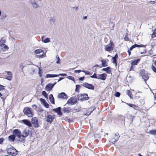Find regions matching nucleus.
Masks as SVG:
<instances>
[{
  "mask_svg": "<svg viewBox=\"0 0 156 156\" xmlns=\"http://www.w3.org/2000/svg\"><path fill=\"white\" fill-rule=\"evenodd\" d=\"M120 117L122 120H124V121L125 120V119L124 117L123 116H120Z\"/></svg>",
  "mask_w": 156,
  "mask_h": 156,
  "instance_id": "54",
  "label": "nucleus"
},
{
  "mask_svg": "<svg viewBox=\"0 0 156 156\" xmlns=\"http://www.w3.org/2000/svg\"><path fill=\"white\" fill-rule=\"evenodd\" d=\"M4 87L2 85L0 84V90H4Z\"/></svg>",
  "mask_w": 156,
  "mask_h": 156,
  "instance_id": "45",
  "label": "nucleus"
},
{
  "mask_svg": "<svg viewBox=\"0 0 156 156\" xmlns=\"http://www.w3.org/2000/svg\"><path fill=\"white\" fill-rule=\"evenodd\" d=\"M31 122L32 124L35 127L37 128L39 126L38 123V119L37 117H33L31 119Z\"/></svg>",
  "mask_w": 156,
  "mask_h": 156,
  "instance_id": "6",
  "label": "nucleus"
},
{
  "mask_svg": "<svg viewBox=\"0 0 156 156\" xmlns=\"http://www.w3.org/2000/svg\"><path fill=\"white\" fill-rule=\"evenodd\" d=\"M42 52H43V53H44V52H43V51L41 49H37L34 51V53L36 54H39Z\"/></svg>",
  "mask_w": 156,
  "mask_h": 156,
  "instance_id": "29",
  "label": "nucleus"
},
{
  "mask_svg": "<svg viewBox=\"0 0 156 156\" xmlns=\"http://www.w3.org/2000/svg\"><path fill=\"white\" fill-rule=\"evenodd\" d=\"M154 99L156 100V93L155 94V95L154 96Z\"/></svg>",
  "mask_w": 156,
  "mask_h": 156,
  "instance_id": "64",
  "label": "nucleus"
},
{
  "mask_svg": "<svg viewBox=\"0 0 156 156\" xmlns=\"http://www.w3.org/2000/svg\"><path fill=\"white\" fill-rule=\"evenodd\" d=\"M126 94L131 99L133 98V95L130 91L129 90H127L126 91Z\"/></svg>",
  "mask_w": 156,
  "mask_h": 156,
  "instance_id": "23",
  "label": "nucleus"
},
{
  "mask_svg": "<svg viewBox=\"0 0 156 156\" xmlns=\"http://www.w3.org/2000/svg\"><path fill=\"white\" fill-rule=\"evenodd\" d=\"M61 108L60 107H59L56 109H53V110L55 111V112L57 113L61 110Z\"/></svg>",
  "mask_w": 156,
  "mask_h": 156,
  "instance_id": "34",
  "label": "nucleus"
},
{
  "mask_svg": "<svg viewBox=\"0 0 156 156\" xmlns=\"http://www.w3.org/2000/svg\"><path fill=\"white\" fill-rule=\"evenodd\" d=\"M90 77L92 78L97 79L98 76H97V74L96 73H94L93 75L90 76Z\"/></svg>",
  "mask_w": 156,
  "mask_h": 156,
  "instance_id": "38",
  "label": "nucleus"
},
{
  "mask_svg": "<svg viewBox=\"0 0 156 156\" xmlns=\"http://www.w3.org/2000/svg\"><path fill=\"white\" fill-rule=\"evenodd\" d=\"M149 133L151 134L156 135V129H152L149 131Z\"/></svg>",
  "mask_w": 156,
  "mask_h": 156,
  "instance_id": "24",
  "label": "nucleus"
},
{
  "mask_svg": "<svg viewBox=\"0 0 156 156\" xmlns=\"http://www.w3.org/2000/svg\"><path fill=\"white\" fill-rule=\"evenodd\" d=\"M118 57V55H117V54H116L115 56H114V57H113L112 58V59H116V58Z\"/></svg>",
  "mask_w": 156,
  "mask_h": 156,
  "instance_id": "46",
  "label": "nucleus"
},
{
  "mask_svg": "<svg viewBox=\"0 0 156 156\" xmlns=\"http://www.w3.org/2000/svg\"><path fill=\"white\" fill-rule=\"evenodd\" d=\"M39 2H40V0H31V3L33 7L35 8H36L38 7L37 4H39Z\"/></svg>",
  "mask_w": 156,
  "mask_h": 156,
  "instance_id": "10",
  "label": "nucleus"
},
{
  "mask_svg": "<svg viewBox=\"0 0 156 156\" xmlns=\"http://www.w3.org/2000/svg\"><path fill=\"white\" fill-rule=\"evenodd\" d=\"M67 78L69 79L70 80H72L73 81L74 80V77L71 76H69Z\"/></svg>",
  "mask_w": 156,
  "mask_h": 156,
  "instance_id": "40",
  "label": "nucleus"
},
{
  "mask_svg": "<svg viewBox=\"0 0 156 156\" xmlns=\"http://www.w3.org/2000/svg\"><path fill=\"white\" fill-rule=\"evenodd\" d=\"M3 141V139L2 138H0V144Z\"/></svg>",
  "mask_w": 156,
  "mask_h": 156,
  "instance_id": "52",
  "label": "nucleus"
},
{
  "mask_svg": "<svg viewBox=\"0 0 156 156\" xmlns=\"http://www.w3.org/2000/svg\"><path fill=\"white\" fill-rule=\"evenodd\" d=\"M7 151L8 154L13 156H16L18 153V151L13 147L8 148Z\"/></svg>",
  "mask_w": 156,
  "mask_h": 156,
  "instance_id": "2",
  "label": "nucleus"
},
{
  "mask_svg": "<svg viewBox=\"0 0 156 156\" xmlns=\"http://www.w3.org/2000/svg\"><path fill=\"white\" fill-rule=\"evenodd\" d=\"M111 70L109 67H107L106 68L105 71L108 73H110L111 72Z\"/></svg>",
  "mask_w": 156,
  "mask_h": 156,
  "instance_id": "32",
  "label": "nucleus"
},
{
  "mask_svg": "<svg viewBox=\"0 0 156 156\" xmlns=\"http://www.w3.org/2000/svg\"><path fill=\"white\" fill-rule=\"evenodd\" d=\"M107 74L104 73L98 75L97 79L104 80L106 79Z\"/></svg>",
  "mask_w": 156,
  "mask_h": 156,
  "instance_id": "13",
  "label": "nucleus"
},
{
  "mask_svg": "<svg viewBox=\"0 0 156 156\" xmlns=\"http://www.w3.org/2000/svg\"><path fill=\"white\" fill-rule=\"evenodd\" d=\"M22 121L24 124L29 127H31L32 126L30 122L28 120L23 119L22 120Z\"/></svg>",
  "mask_w": 156,
  "mask_h": 156,
  "instance_id": "16",
  "label": "nucleus"
},
{
  "mask_svg": "<svg viewBox=\"0 0 156 156\" xmlns=\"http://www.w3.org/2000/svg\"><path fill=\"white\" fill-rule=\"evenodd\" d=\"M60 59L59 57H58L57 58V61L56 62V63L57 64H59L60 63Z\"/></svg>",
  "mask_w": 156,
  "mask_h": 156,
  "instance_id": "43",
  "label": "nucleus"
},
{
  "mask_svg": "<svg viewBox=\"0 0 156 156\" xmlns=\"http://www.w3.org/2000/svg\"><path fill=\"white\" fill-rule=\"evenodd\" d=\"M156 37V29H155L154 30L152 34L151 37L153 38Z\"/></svg>",
  "mask_w": 156,
  "mask_h": 156,
  "instance_id": "30",
  "label": "nucleus"
},
{
  "mask_svg": "<svg viewBox=\"0 0 156 156\" xmlns=\"http://www.w3.org/2000/svg\"><path fill=\"white\" fill-rule=\"evenodd\" d=\"M81 71H81V70H75L74 71V72L75 73H80Z\"/></svg>",
  "mask_w": 156,
  "mask_h": 156,
  "instance_id": "48",
  "label": "nucleus"
},
{
  "mask_svg": "<svg viewBox=\"0 0 156 156\" xmlns=\"http://www.w3.org/2000/svg\"><path fill=\"white\" fill-rule=\"evenodd\" d=\"M56 83H55L53 84L49 83L47 84L45 87V90L47 91H49L51 90L54 86L56 84Z\"/></svg>",
  "mask_w": 156,
  "mask_h": 156,
  "instance_id": "12",
  "label": "nucleus"
},
{
  "mask_svg": "<svg viewBox=\"0 0 156 156\" xmlns=\"http://www.w3.org/2000/svg\"><path fill=\"white\" fill-rule=\"evenodd\" d=\"M127 52L129 54V55H130L131 53V52L130 51H129V50H128Z\"/></svg>",
  "mask_w": 156,
  "mask_h": 156,
  "instance_id": "61",
  "label": "nucleus"
},
{
  "mask_svg": "<svg viewBox=\"0 0 156 156\" xmlns=\"http://www.w3.org/2000/svg\"><path fill=\"white\" fill-rule=\"evenodd\" d=\"M32 107L33 108H34V107H35V108H36V107H37V106H36L35 105H33L32 106Z\"/></svg>",
  "mask_w": 156,
  "mask_h": 156,
  "instance_id": "58",
  "label": "nucleus"
},
{
  "mask_svg": "<svg viewBox=\"0 0 156 156\" xmlns=\"http://www.w3.org/2000/svg\"><path fill=\"white\" fill-rule=\"evenodd\" d=\"M50 101L53 104H55L54 99L52 94L50 95L49 96Z\"/></svg>",
  "mask_w": 156,
  "mask_h": 156,
  "instance_id": "22",
  "label": "nucleus"
},
{
  "mask_svg": "<svg viewBox=\"0 0 156 156\" xmlns=\"http://www.w3.org/2000/svg\"><path fill=\"white\" fill-rule=\"evenodd\" d=\"M58 75H59H59H60L61 76H67V74L66 73H64V74L60 73V74H58Z\"/></svg>",
  "mask_w": 156,
  "mask_h": 156,
  "instance_id": "44",
  "label": "nucleus"
},
{
  "mask_svg": "<svg viewBox=\"0 0 156 156\" xmlns=\"http://www.w3.org/2000/svg\"><path fill=\"white\" fill-rule=\"evenodd\" d=\"M59 76V75L56 74H47L45 76V77L46 78H53Z\"/></svg>",
  "mask_w": 156,
  "mask_h": 156,
  "instance_id": "20",
  "label": "nucleus"
},
{
  "mask_svg": "<svg viewBox=\"0 0 156 156\" xmlns=\"http://www.w3.org/2000/svg\"><path fill=\"white\" fill-rule=\"evenodd\" d=\"M140 59H138L136 60L133 61H132L131 63V65H136L138 63Z\"/></svg>",
  "mask_w": 156,
  "mask_h": 156,
  "instance_id": "28",
  "label": "nucleus"
},
{
  "mask_svg": "<svg viewBox=\"0 0 156 156\" xmlns=\"http://www.w3.org/2000/svg\"><path fill=\"white\" fill-rule=\"evenodd\" d=\"M83 85L84 87L89 89L94 90V87L93 85L90 84L88 83H83Z\"/></svg>",
  "mask_w": 156,
  "mask_h": 156,
  "instance_id": "9",
  "label": "nucleus"
},
{
  "mask_svg": "<svg viewBox=\"0 0 156 156\" xmlns=\"http://www.w3.org/2000/svg\"><path fill=\"white\" fill-rule=\"evenodd\" d=\"M64 78H62V77H60L58 79V82H59V81H60V80H62Z\"/></svg>",
  "mask_w": 156,
  "mask_h": 156,
  "instance_id": "56",
  "label": "nucleus"
},
{
  "mask_svg": "<svg viewBox=\"0 0 156 156\" xmlns=\"http://www.w3.org/2000/svg\"><path fill=\"white\" fill-rule=\"evenodd\" d=\"M7 73L8 76L6 77V79L9 80H11L12 77V74L11 72L8 71L7 72Z\"/></svg>",
  "mask_w": 156,
  "mask_h": 156,
  "instance_id": "21",
  "label": "nucleus"
},
{
  "mask_svg": "<svg viewBox=\"0 0 156 156\" xmlns=\"http://www.w3.org/2000/svg\"><path fill=\"white\" fill-rule=\"evenodd\" d=\"M114 46V45L113 42L110 41V43L108 44L105 46V50L106 51L110 52L113 50Z\"/></svg>",
  "mask_w": 156,
  "mask_h": 156,
  "instance_id": "4",
  "label": "nucleus"
},
{
  "mask_svg": "<svg viewBox=\"0 0 156 156\" xmlns=\"http://www.w3.org/2000/svg\"><path fill=\"white\" fill-rule=\"evenodd\" d=\"M82 72L84 73L86 75H90L91 73H90L87 70H82Z\"/></svg>",
  "mask_w": 156,
  "mask_h": 156,
  "instance_id": "31",
  "label": "nucleus"
},
{
  "mask_svg": "<svg viewBox=\"0 0 156 156\" xmlns=\"http://www.w3.org/2000/svg\"><path fill=\"white\" fill-rule=\"evenodd\" d=\"M130 70H134V68L133 66V65H131V67Z\"/></svg>",
  "mask_w": 156,
  "mask_h": 156,
  "instance_id": "55",
  "label": "nucleus"
},
{
  "mask_svg": "<svg viewBox=\"0 0 156 156\" xmlns=\"http://www.w3.org/2000/svg\"><path fill=\"white\" fill-rule=\"evenodd\" d=\"M80 85H77L76 86V89H75L76 91V92H79V89L80 88Z\"/></svg>",
  "mask_w": 156,
  "mask_h": 156,
  "instance_id": "33",
  "label": "nucleus"
},
{
  "mask_svg": "<svg viewBox=\"0 0 156 156\" xmlns=\"http://www.w3.org/2000/svg\"><path fill=\"white\" fill-rule=\"evenodd\" d=\"M13 134L17 136L19 138V140H21L22 138V133L18 129H14L12 132Z\"/></svg>",
  "mask_w": 156,
  "mask_h": 156,
  "instance_id": "5",
  "label": "nucleus"
},
{
  "mask_svg": "<svg viewBox=\"0 0 156 156\" xmlns=\"http://www.w3.org/2000/svg\"><path fill=\"white\" fill-rule=\"evenodd\" d=\"M55 19L54 17H51L49 19V21L51 23H54L55 22Z\"/></svg>",
  "mask_w": 156,
  "mask_h": 156,
  "instance_id": "26",
  "label": "nucleus"
},
{
  "mask_svg": "<svg viewBox=\"0 0 156 156\" xmlns=\"http://www.w3.org/2000/svg\"><path fill=\"white\" fill-rule=\"evenodd\" d=\"M15 136L13 134L9 136V140L10 142H13L15 140Z\"/></svg>",
  "mask_w": 156,
  "mask_h": 156,
  "instance_id": "19",
  "label": "nucleus"
},
{
  "mask_svg": "<svg viewBox=\"0 0 156 156\" xmlns=\"http://www.w3.org/2000/svg\"><path fill=\"white\" fill-rule=\"evenodd\" d=\"M57 113L58 115H62V113L61 112V110L59 112H58Z\"/></svg>",
  "mask_w": 156,
  "mask_h": 156,
  "instance_id": "50",
  "label": "nucleus"
},
{
  "mask_svg": "<svg viewBox=\"0 0 156 156\" xmlns=\"http://www.w3.org/2000/svg\"><path fill=\"white\" fill-rule=\"evenodd\" d=\"M54 118V115H51L47 113V116L46 117V121L48 122L51 123Z\"/></svg>",
  "mask_w": 156,
  "mask_h": 156,
  "instance_id": "8",
  "label": "nucleus"
},
{
  "mask_svg": "<svg viewBox=\"0 0 156 156\" xmlns=\"http://www.w3.org/2000/svg\"><path fill=\"white\" fill-rule=\"evenodd\" d=\"M145 45H139L137 44H135L134 45H133L132 46H131L129 50L130 51H132L133 49L135 48L136 47H145Z\"/></svg>",
  "mask_w": 156,
  "mask_h": 156,
  "instance_id": "17",
  "label": "nucleus"
},
{
  "mask_svg": "<svg viewBox=\"0 0 156 156\" xmlns=\"http://www.w3.org/2000/svg\"><path fill=\"white\" fill-rule=\"evenodd\" d=\"M120 93L118 92H116L115 94V96L117 97H119L120 95Z\"/></svg>",
  "mask_w": 156,
  "mask_h": 156,
  "instance_id": "42",
  "label": "nucleus"
},
{
  "mask_svg": "<svg viewBox=\"0 0 156 156\" xmlns=\"http://www.w3.org/2000/svg\"><path fill=\"white\" fill-rule=\"evenodd\" d=\"M87 96L88 95L87 94H83V97L85 100H87L88 99L89 97Z\"/></svg>",
  "mask_w": 156,
  "mask_h": 156,
  "instance_id": "35",
  "label": "nucleus"
},
{
  "mask_svg": "<svg viewBox=\"0 0 156 156\" xmlns=\"http://www.w3.org/2000/svg\"><path fill=\"white\" fill-rule=\"evenodd\" d=\"M150 3H152V4H154L155 3H154V1H151L150 2Z\"/></svg>",
  "mask_w": 156,
  "mask_h": 156,
  "instance_id": "59",
  "label": "nucleus"
},
{
  "mask_svg": "<svg viewBox=\"0 0 156 156\" xmlns=\"http://www.w3.org/2000/svg\"><path fill=\"white\" fill-rule=\"evenodd\" d=\"M0 46L2 47H3L4 48H5V49H8V46H7L6 45L4 44H1L0 45Z\"/></svg>",
  "mask_w": 156,
  "mask_h": 156,
  "instance_id": "37",
  "label": "nucleus"
},
{
  "mask_svg": "<svg viewBox=\"0 0 156 156\" xmlns=\"http://www.w3.org/2000/svg\"><path fill=\"white\" fill-rule=\"evenodd\" d=\"M119 134L118 133L115 134L114 136L113 137L114 138H112L111 140V142L114 144L118 140L119 138Z\"/></svg>",
  "mask_w": 156,
  "mask_h": 156,
  "instance_id": "11",
  "label": "nucleus"
},
{
  "mask_svg": "<svg viewBox=\"0 0 156 156\" xmlns=\"http://www.w3.org/2000/svg\"><path fill=\"white\" fill-rule=\"evenodd\" d=\"M58 98L67 99L68 97H67V95L65 93L62 92L58 94Z\"/></svg>",
  "mask_w": 156,
  "mask_h": 156,
  "instance_id": "15",
  "label": "nucleus"
},
{
  "mask_svg": "<svg viewBox=\"0 0 156 156\" xmlns=\"http://www.w3.org/2000/svg\"><path fill=\"white\" fill-rule=\"evenodd\" d=\"M101 61L102 62V66L103 67H105L108 66L107 63L106 61L105 60H101Z\"/></svg>",
  "mask_w": 156,
  "mask_h": 156,
  "instance_id": "25",
  "label": "nucleus"
},
{
  "mask_svg": "<svg viewBox=\"0 0 156 156\" xmlns=\"http://www.w3.org/2000/svg\"><path fill=\"white\" fill-rule=\"evenodd\" d=\"M87 19V16H85L83 17V19L84 20L86 19Z\"/></svg>",
  "mask_w": 156,
  "mask_h": 156,
  "instance_id": "62",
  "label": "nucleus"
},
{
  "mask_svg": "<svg viewBox=\"0 0 156 156\" xmlns=\"http://www.w3.org/2000/svg\"><path fill=\"white\" fill-rule=\"evenodd\" d=\"M105 70H106V68H103L102 69V71H105Z\"/></svg>",
  "mask_w": 156,
  "mask_h": 156,
  "instance_id": "63",
  "label": "nucleus"
},
{
  "mask_svg": "<svg viewBox=\"0 0 156 156\" xmlns=\"http://www.w3.org/2000/svg\"><path fill=\"white\" fill-rule=\"evenodd\" d=\"M29 131L28 129H25L22 133V138L19 140L21 142H24L25 141V138L28 136L29 134Z\"/></svg>",
  "mask_w": 156,
  "mask_h": 156,
  "instance_id": "3",
  "label": "nucleus"
},
{
  "mask_svg": "<svg viewBox=\"0 0 156 156\" xmlns=\"http://www.w3.org/2000/svg\"><path fill=\"white\" fill-rule=\"evenodd\" d=\"M40 101L41 103V104L46 108H48L49 107V105L47 102L43 98H40Z\"/></svg>",
  "mask_w": 156,
  "mask_h": 156,
  "instance_id": "14",
  "label": "nucleus"
},
{
  "mask_svg": "<svg viewBox=\"0 0 156 156\" xmlns=\"http://www.w3.org/2000/svg\"><path fill=\"white\" fill-rule=\"evenodd\" d=\"M151 69L153 71L156 73V68L153 65L152 66Z\"/></svg>",
  "mask_w": 156,
  "mask_h": 156,
  "instance_id": "41",
  "label": "nucleus"
},
{
  "mask_svg": "<svg viewBox=\"0 0 156 156\" xmlns=\"http://www.w3.org/2000/svg\"><path fill=\"white\" fill-rule=\"evenodd\" d=\"M42 71V69H41L40 68H39L38 74H40V73H41Z\"/></svg>",
  "mask_w": 156,
  "mask_h": 156,
  "instance_id": "53",
  "label": "nucleus"
},
{
  "mask_svg": "<svg viewBox=\"0 0 156 156\" xmlns=\"http://www.w3.org/2000/svg\"><path fill=\"white\" fill-rule=\"evenodd\" d=\"M142 78L146 81L148 79L149 77L147 74H144L142 75Z\"/></svg>",
  "mask_w": 156,
  "mask_h": 156,
  "instance_id": "27",
  "label": "nucleus"
},
{
  "mask_svg": "<svg viewBox=\"0 0 156 156\" xmlns=\"http://www.w3.org/2000/svg\"><path fill=\"white\" fill-rule=\"evenodd\" d=\"M126 104L127 105H128L129 107H133V104H129V103H126Z\"/></svg>",
  "mask_w": 156,
  "mask_h": 156,
  "instance_id": "51",
  "label": "nucleus"
},
{
  "mask_svg": "<svg viewBox=\"0 0 156 156\" xmlns=\"http://www.w3.org/2000/svg\"><path fill=\"white\" fill-rule=\"evenodd\" d=\"M113 60V61H112V62L113 63L115 64L116 65L117 63H116V60L115 59H112Z\"/></svg>",
  "mask_w": 156,
  "mask_h": 156,
  "instance_id": "49",
  "label": "nucleus"
},
{
  "mask_svg": "<svg viewBox=\"0 0 156 156\" xmlns=\"http://www.w3.org/2000/svg\"><path fill=\"white\" fill-rule=\"evenodd\" d=\"M44 111V110L42 108H40L39 110V112H43Z\"/></svg>",
  "mask_w": 156,
  "mask_h": 156,
  "instance_id": "57",
  "label": "nucleus"
},
{
  "mask_svg": "<svg viewBox=\"0 0 156 156\" xmlns=\"http://www.w3.org/2000/svg\"><path fill=\"white\" fill-rule=\"evenodd\" d=\"M84 78V77L83 76L81 77H80L79 79V80L80 81H83Z\"/></svg>",
  "mask_w": 156,
  "mask_h": 156,
  "instance_id": "47",
  "label": "nucleus"
},
{
  "mask_svg": "<svg viewBox=\"0 0 156 156\" xmlns=\"http://www.w3.org/2000/svg\"><path fill=\"white\" fill-rule=\"evenodd\" d=\"M45 36H43L41 37V41L44 43H47L50 42V39L49 38H45Z\"/></svg>",
  "mask_w": 156,
  "mask_h": 156,
  "instance_id": "18",
  "label": "nucleus"
},
{
  "mask_svg": "<svg viewBox=\"0 0 156 156\" xmlns=\"http://www.w3.org/2000/svg\"><path fill=\"white\" fill-rule=\"evenodd\" d=\"M23 112L24 114L29 117H32L34 115V111L29 107H25Z\"/></svg>",
  "mask_w": 156,
  "mask_h": 156,
  "instance_id": "1",
  "label": "nucleus"
},
{
  "mask_svg": "<svg viewBox=\"0 0 156 156\" xmlns=\"http://www.w3.org/2000/svg\"><path fill=\"white\" fill-rule=\"evenodd\" d=\"M73 8L75 9H76V10H77L78 9V7H73Z\"/></svg>",
  "mask_w": 156,
  "mask_h": 156,
  "instance_id": "60",
  "label": "nucleus"
},
{
  "mask_svg": "<svg viewBox=\"0 0 156 156\" xmlns=\"http://www.w3.org/2000/svg\"><path fill=\"white\" fill-rule=\"evenodd\" d=\"M42 94L44 96L45 98H47L48 95L44 91H43L42 92Z\"/></svg>",
  "mask_w": 156,
  "mask_h": 156,
  "instance_id": "36",
  "label": "nucleus"
},
{
  "mask_svg": "<svg viewBox=\"0 0 156 156\" xmlns=\"http://www.w3.org/2000/svg\"><path fill=\"white\" fill-rule=\"evenodd\" d=\"M133 107H132L135 110H138V107L137 106H136L135 105L133 104Z\"/></svg>",
  "mask_w": 156,
  "mask_h": 156,
  "instance_id": "39",
  "label": "nucleus"
},
{
  "mask_svg": "<svg viewBox=\"0 0 156 156\" xmlns=\"http://www.w3.org/2000/svg\"><path fill=\"white\" fill-rule=\"evenodd\" d=\"M77 101V99L76 97H72L68 100L67 104L73 105L75 104Z\"/></svg>",
  "mask_w": 156,
  "mask_h": 156,
  "instance_id": "7",
  "label": "nucleus"
}]
</instances>
